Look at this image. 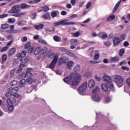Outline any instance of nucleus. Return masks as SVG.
Listing matches in <instances>:
<instances>
[{
    "label": "nucleus",
    "mask_w": 130,
    "mask_h": 130,
    "mask_svg": "<svg viewBox=\"0 0 130 130\" xmlns=\"http://www.w3.org/2000/svg\"><path fill=\"white\" fill-rule=\"evenodd\" d=\"M89 62L90 63H92V64H96V63H100V61H99L90 60V61H89Z\"/></svg>",
    "instance_id": "49530a36"
},
{
    "label": "nucleus",
    "mask_w": 130,
    "mask_h": 130,
    "mask_svg": "<svg viewBox=\"0 0 130 130\" xmlns=\"http://www.w3.org/2000/svg\"><path fill=\"white\" fill-rule=\"evenodd\" d=\"M54 56H54V53H53L48 54V57H49V58H52L54 57Z\"/></svg>",
    "instance_id": "13d9d810"
},
{
    "label": "nucleus",
    "mask_w": 130,
    "mask_h": 130,
    "mask_svg": "<svg viewBox=\"0 0 130 130\" xmlns=\"http://www.w3.org/2000/svg\"><path fill=\"white\" fill-rule=\"evenodd\" d=\"M102 88L103 89V91L107 92V94H109V93H110V90H108V88H107L106 84H102Z\"/></svg>",
    "instance_id": "ddd939ff"
},
{
    "label": "nucleus",
    "mask_w": 130,
    "mask_h": 130,
    "mask_svg": "<svg viewBox=\"0 0 130 130\" xmlns=\"http://www.w3.org/2000/svg\"><path fill=\"white\" fill-rule=\"evenodd\" d=\"M89 51L90 53V55H91V56H93L94 55V54H95V53H96V52H98V51L95 50L94 51V49L93 48H90L89 49Z\"/></svg>",
    "instance_id": "cd10ccee"
},
{
    "label": "nucleus",
    "mask_w": 130,
    "mask_h": 130,
    "mask_svg": "<svg viewBox=\"0 0 130 130\" xmlns=\"http://www.w3.org/2000/svg\"><path fill=\"white\" fill-rule=\"evenodd\" d=\"M95 86V81L93 80H90L88 83V87L89 88H94V86Z\"/></svg>",
    "instance_id": "a211bd4d"
},
{
    "label": "nucleus",
    "mask_w": 130,
    "mask_h": 130,
    "mask_svg": "<svg viewBox=\"0 0 130 130\" xmlns=\"http://www.w3.org/2000/svg\"><path fill=\"white\" fill-rule=\"evenodd\" d=\"M47 48L43 47L42 49H41V52L42 53V54H46V52H47Z\"/></svg>",
    "instance_id": "2f4dec72"
},
{
    "label": "nucleus",
    "mask_w": 130,
    "mask_h": 130,
    "mask_svg": "<svg viewBox=\"0 0 130 130\" xmlns=\"http://www.w3.org/2000/svg\"><path fill=\"white\" fill-rule=\"evenodd\" d=\"M59 50H60V51H66L67 50V49H66V48L64 47H61L60 48H59Z\"/></svg>",
    "instance_id": "4d7b16f0"
},
{
    "label": "nucleus",
    "mask_w": 130,
    "mask_h": 130,
    "mask_svg": "<svg viewBox=\"0 0 130 130\" xmlns=\"http://www.w3.org/2000/svg\"><path fill=\"white\" fill-rule=\"evenodd\" d=\"M114 19H115V15L114 14H112L107 18L106 21L107 22H109V21H113Z\"/></svg>",
    "instance_id": "5701e85b"
},
{
    "label": "nucleus",
    "mask_w": 130,
    "mask_h": 130,
    "mask_svg": "<svg viewBox=\"0 0 130 130\" xmlns=\"http://www.w3.org/2000/svg\"><path fill=\"white\" fill-rule=\"evenodd\" d=\"M99 57H100V55L99 54H95L94 55L93 59L94 60H98V59H99Z\"/></svg>",
    "instance_id": "e433bc0d"
},
{
    "label": "nucleus",
    "mask_w": 130,
    "mask_h": 130,
    "mask_svg": "<svg viewBox=\"0 0 130 130\" xmlns=\"http://www.w3.org/2000/svg\"><path fill=\"white\" fill-rule=\"evenodd\" d=\"M61 21L62 26H67L68 25H75V22H68V21H69L68 19H64Z\"/></svg>",
    "instance_id": "1a4fd4ad"
},
{
    "label": "nucleus",
    "mask_w": 130,
    "mask_h": 130,
    "mask_svg": "<svg viewBox=\"0 0 130 130\" xmlns=\"http://www.w3.org/2000/svg\"><path fill=\"white\" fill-rule=\"evenodd\" d=\"M123 45H124V46H125V47H127V46H128V45H129V43H128V42L125 41L124 42Z\"/></svg>",
    "instance_id": "052dcab7"
},
{
    "label": "nucleus",
    "mask_w": 130,
    "mask_h": 130,
    "mask_svg": "<svg viewBox=\"0 0 130 130\" xmlns=\"http://www.w3.org/2000/svg\"><path fill=\"white\" fill-rule=\"evenodd\" d=\"M104 45H105V46H107V47H109V46L111 45V43H110V42L109 41L105 42L104 43Z\"/></svg>",
    "instance_id": "ea45409f"
},
{
    "label": "nucleus",
    "mask_w": 130,
    "mask_h": 130,
    "mask_svg": "<svg viewBox=\"0 0 130 130\" xmlns=\"http://www.w3.org/2000/svg\"><path fill=\"white\" fill-rule=\"evenodd\" d=\"M22 71H23V69L19 68L17 71H16L17 74H20V73H22Z\"/></svg>",
    "instance_id": "bf43d9fd"
},
{
    "label": "nucleus",
    "mask_w": 130,
    "mask_h": 130,
    "mask_svg": "<svg viewBox=\"0 0 130 130\" xmlns=\"http://www.w3.org/2000/svg\"><path fill=\"white\" fill-rule=\"evenodd\" d=\"M111 101V98L110 97H107L106 99L105 102L106 103H109Z\"/></svg>",
    "instance_id": "3c124183"
},
{
    "label": "nucleus",
    "mask_w": 130,
    "mask_h": 130,
    "mask_svg": "<svg viewBox=\"0 0 130 130\" xmlns=\"http://www.w3.org/2000/svg\"><path fill=\"white\" fill-rule=\"evenodd\" d=\"M10 90L13 94H16V93H17L18 92V91H19V87H15L13 88H10Z\"/></svg>",
    "instance_id": "4be33fe9"
},
{
    "label": "nucleus",
    "mask_w": 130,
    "mask_h": 130,
    "mask_svg": "<svg viewBox=\"0 0 130 130\" xmlns=\"http://www.w3.org/2000/svg\"><path fill=\"white\" fill-rule=\"evenodd\" d=\"M40 52H41V47H38L34 51V54L35 55H38Z\"/></svg>",
    "instance_id": "aec40b11"
},
{
    "label": "nucleus",
    "mask_w": 130,
    "mask_h": 130,
    "mask_svg": "<svg viewBox=\"0 0 130 130\" xmlns=\"http://www.w3.org/2000/svg\"><path fill=\"white\" fill-rule=\"evenodd\" d=\"M39 43H42V44H47L46 41H44L43 39L39 40Z\"/></svg>",
    "instance_id": "37998d69"
},
{
    "label": "nucleus",
    "mask_w": 130,
    "mask_h": 130,
    "mask_svg": "<svg viewBox=\"0 0 130 130\" xmlns=\"http://www.w3.org/2000/svg\"><path fill=\"white\" fill-rule=\"evenodd\" d=\"M30 45H31V43L30 42H28L24 47V48H25V49H26V48H29V47H31V46H30Z\"/></svg>",
    "instance_id": "09e8293b"
},
{
    "label": "nucleus",
    "mask_w": 130,
    "mask_h": 130,
    "mask_svg": "<svg viewBox=\"0 0 130 130\" xmlns=\"http://www.w3.org/2000/svg\"><path fill=\"white\" fill-rule=\"evenodd\" d=\"M7 104L9 111H13V110L15 109V107L13 106V102H12V101L10 100V99H8L7 100Z\"/></svg>",
    "instance_id": "0eeeda50"
},
{
    "label": "nucleus",
    "mask_w": 130,
    "mask_h": 130,
    "mask_svg": "<svg viewBox=\"0 0 130 130\" xmlns=\"http://www.w3.org/2000/svg\"><path fill=\"white\" fill-rule=\"evenodd\" d=\"M15 52H16V49L14 48H11L8 53V56H12Z\"/></svg>",
    "instance_id": "b1692460"
},
{
    "label": "nucleus",
    "mask_w": 130,
    "mask_h": 130,
    "mask_svg": "<svg viewBox=\"0 0 130 130\" xmlns=\"http://www.w3.org/2000/svg\"><path fill=\"white\" fill-rule=\"evenodd\" d=\"M26 65L25 64V63L24 62H21L20 65H19V68H21V69H22V68H24V67H25Z\"/></svg>",
    "instance_id": "69168bd1"
},
{
    "label": "nucleus",
    "mask_w": 130,
    "mask_h": 130,
    "mask_svg": "<svg viewBox=\"0 0 130 130\" xmlns=\"http://www.w3.org/2000/svg\"><path fill=\"white\" fill-rule=\"evenodd\" d=\"M36 79H32L31 78V77H28L26 79V81L29 84V85H31L32 83H35V82H36Z\"/></svg>",
    "instance_id": "6ab92c4d"
},
{
    "label": "nucleus",
    "mask_w": 130,
    "mask_h": 130,
    "mask_svg": "<svg viewBox=\"0 0 130 130\" xmlns=\"http://www.w3.org/2000/svg\"><path fill=\"white\" fill-rule=\"evenodd\" d=\"M25 84H26V80L22 79L19 81V87L20 88H23V87H25Z\"/></svg>",
    "instance_id": "4468645a"
},
{
    "label": "nucleus",
    "mask_w": 130,
    "mask_h": 130,
    "mask_svg": "<svg viewBox=\"0 0 130 130\" xmlns=\"http://www.w3.org/2000/svg\"><path fill=\"white\" fill-rule=\"evenodd\" d=\"M2 59L3 61H6V60H7V55L6 54L3 55L2 56Z\"/></svg>",
    "instance_id": "680f3d73"
},
{
    "label": "nucleus",
    "mask_w": 130,
    "mask_h": 130,
    "mask_svg": "<svg viewBox=\"0 0 130 130\" xmlns=\"http://www.w3.org/2000/svg\"><path fill=\"white\" fill-rule=\"evenodd\" d=\"M58 60V55H55V56L54 57V59H53L52 61L49 65V68L51 69V70H53Z\"/></svg>",
    "instance_id": "423d86ee"
},
{
    "label": "nucleus",
    "mask_w": 130,
    "mask_h": 130,
    "mask_svg": "<svg viewBox=\"0 0 130 130\" xmlns=\"http://www.w3.org/2000/svg\"><path fill=\"white\" fill-rule=\"evenodd\" d=\"M92 5V3L91 2H88L86 5V9H89L90 7Z\"/></svg>",
    "instance_id": "774afa93"
},
{
    "label": "nucleus",
    "mask_w": 130,
    "mask_h": 130,
    "mask_svg": "<svg viewBox=\"0 0 130 130\" xmlns=\"http://www.w3.org/2000/svg\"><path fill=\"white\" fill-rule=\"evenodd\" d=\"M9 49V47L8 46H6L3 48V49L1 50V52H4V51H6V50H8Z\"/></svg>",
    "instance_id": "a18cd8bd"
},
{
    "label": "nucleus",
    "mask_w": 130,
    "mask_h": 130,
    "mask_svg": "<svg viewBox=\"0 0 130 130\" xmlns=\"http://www.w3.org/2000/svg\"><path fill=\"white\" fill-rule=\"evenodd\" d=\"M103 80L106 83L109 89H113L114 88L113 83H112V80H111V77L109 76H104Z\"/></svg>",
    "instance_id": "f03ea898"
},
{
    "label": "nucleus",
    "mask_w": 130,
    "mask_h": 130,
    "mask_svg": "<svg viewBox=\"0 0 130 130\" xmlns=\"http://www.w3.org/2000/svg\"><path fill=\"white\" fill-rule=\"evenodd\" d=\"M21 32V30H14L12 29V33L15 34V33H20Z\"/></svg>",
    "instance_id": "6e6d98bb"
},
{
    "label": "nucleus",
    "mask_w": 130,
    "mask_h": 130,
    "mask_svg": "<svg viewBox=\"0 0 130 130\" xmlns=\"http://www.w3.org/2000/svg\"><path fill=\"white\" fill-rule=\"evenodd\" d=\"M70 44L71 45H75L77 46L78 45V40L76 39H73L70 40Z\"/></svg>",
    "instance_id": "2eb2a0df"
},
{
    "label": "nucleus",
    "mask_w": 130,
    "mask_h": 130,
    "mask_svg": "<svg viewBox=\"0 0 130 130\" xmlns=\"http://www.w3.org/2000/svg\"><path fill=\"white\" fill-rule=\"evenodd\" d=\"M8 22L9 23H15V22H16V20L12 18H9L8 19Z\"/></svg>",
    "instance_id": "5fc2aeb1"
},
{
    "label": "nucleus",
    "mask_w": 130,
    "mask_h": 130,
    "mask_svg": "<svg viewBox=\"0 0 130 130\" xmlns=\"http://www.w3.org/2000/svg\"><path fill=\"white\" fill-rule=\"evenodd\" d=\"M121 69H122L123 71H129V68L128 67H126L124 66H122Z\"/></svg>",
    "instance_id": "8fccbe9b"
},
{
    "label": "nucleus",
    "mask_w": 130,
    "mask_h": 130,
    "mask_svg": "<svg viewBox=\"0 0 130 130\" xmlns=\"http://www.w3.org/2000/svg\"><path fill=\"white\" fill-rule=\"evenodd\" d=\"M18 26H24L25 24L23 23V21H19L17 23Z\"/></svg>",
    "instance_id": "0e129e2a"
},
{
    "label": "nucleus",
    "mask_w": 130,
    "mask_h": 130,
    "mask_svg": "<svg viewBox=\"0 0 130 130\" xmlns=\"http://www.w3.org/2000/svg\"><path fill=\"white\" fill-rule=\"evenodd\" d=\"M27 54V51L25 50V51H23L22 52H21V55L22 56V57H25V55H26V54Z\"/></svg>",
    "instance_id": "603ef678"
},
{
    "label": "nucleus",
    "mask_w": 130,
    "mask_h": 130,
    "mask_svg": "<svg viewBox=\"0 0 130 130\" xmlns=\"http://www.w3.org/2000/svg\"><path fill=\"white\" fill-rule=\"evenodd\" d=\"M66 54H69V55H70V56H72V57H74V58H77V56L75 55L73 52H71L69 50H67L66 51Z\"/></svg>",
    "instance_id": "f3484780"
},
{
    "label": "nucleus",
    "mask_w": 130,
    "mask_h": 130,
    "mask_svg": "<svg viewBox=\"0 0 130 130\" xmlns=\"http://www.w3.org/2000/svg\"><path fill=\"white\" fill-rule=\"evenodd\" d=\"M44 27V25L42 24L34 25V28H35L36 30H40V29H42Z\"/></svg>",
    "instance_id": "393cba45"
},
{
    "label": "nucleus",
    "mask_w": 130,
    "mask_h": 130,
    "mask_svg": "<svg viewBox=\"0 0 130 130\" xmlns=\"http://www.w3.org/2000/svg\"><path fill=\"white\" fill-rule=\"evenodd\" d=\"M92 100L94 101V102H99V101H100V98L98 95H93L92 96Z\"/></svg>",
    "instance_id": "412c9836"
},
{
    "label": "nucleus",
    "mask_w": 130,
    "mask_h": 130,
    "mask_svg": "<svg viewBox=\"0 0 130 130\" xmlns=\"http://www.w3.org/2000/svg\"><path fill=\"white\" fill-rule=\"evenodd\" d=\"M80 70H81V67L79 64L76 65L74 68V71H75V73H79Z\"/></svg>",
    "instance_id": "a878e982"
},
{
    "label": "nucleus",
    "mask_w": 130,
    "mask_h": 130,
    "mask_svg": "<svg viewBox=\"0 0 130 130\" xmlns=\"http://www.w3.org/2000/svg\"><path fill=\"white\" fill-rule=\"evenodd\" d=\"M20 9H27L29 7V6L26 5L25 3H22L20 5Z\"/></svg>",
    "instance_id": "c85d7f7f"
},
{
    "label": "nucleus",
    "mask_w": 130,
    "mask_h": 130,
    "mask_svg": "<svg viewBox=\"0 0 130 130\" xmlns=\"http://www.w3.org/2000/svg\"><path fill=\"white\" fill-rule=\"evenodd\" d=\"M21 10H20V6L15 5L10 10L8 11L9 14H15L16 13H20Z\"/></svg>",
    "instance_id": "39448f33"
},
{
    "label": "nucleus",
    "mask_w": 130,
    "mask_h": 130,
    "mask_svg": "<svg viewBox=\"0 0 130 130\" xmlns=\"http://www.w3.org/2000/svg\"><path fill=\"white\" fill-rule=\"evenodd\" d=\"M43 12H48V11H49V8L48 6H44L43 8Z\"/></svg>",
    "instance_id": "79ce46f5"
},
{
    "label": "nucleus",
    "mask_w": 130,
    "mask_h": 130,
    "mask_svg": "<svg viewBox=\"0 0 130 130\" xmlns=\"http://www.w3.org/2000/svg\"><path fill=\"white\" fill-rule=\"evenodd\" d=\"M55 31V30H54V29L50 30V29H49V28H46L45 29V32L46 34L50 33V32H54Z\"/></svg>",
    "instance_id": "4c0bfd02"
},
{
    "label": "nucleus",
    "mask_w": 130,
    "mask_h": 130,
    "mask_svg": "<svg viewBox=\"0 0 130 130\" xmlns=\"http://www.w3.org/2000/svg\"><path fill=\"white\" fill-rule=\"evenodd\" d=\"M62 60L63 63H66L67 61H69V58H60V61Z\"/></svg>",
    "instance_id": "c9c22d12"
},
{
    "label": "nucleus",
    "mask_w": 130,
    "mask_h": 130,
    "mask_svg": "<svg viewBox=\"0 0 130 130\" xmlns=\"http://www.w3.org/2000/svg\"><path fill=\"white\" fill-rule=\"evenodd\" d=\"M17 85V81L16 80H13L11 82V85L13 87L16 86Z\"/></svg>",
    "instance_id": "c03bdc74"
},
{
    "label": "nucleus",
    "mask_w": 130,
    "mask_h": 130,
    "mask_svg": "<svg viewBox=\"0 0 130 130\" xmlns=\"http://www.w3.org/2000/svg\"><path fill=\"white\" fill-rule=\"evenodd\" d=\"M121 1L122 0H120L115 5V7L114 8V9H113V13H115L116 12V11L117 10V9H118V7H119V5H120V4H121Z\"/></svg>",
    "instance_id": "dca6fc26"
},
{
    "label": "nucleus",
    "mask_w": 130,
    "mask_h": 130,
    "mask_svg": "<svg viewBox=\"0 0 130 130\" xmlns=\"http://www.w3.org/2000/svg\"><path fill=\"white\" fill-rule=\"evenodd\" d=\"M10 96H12V92L10 91L6 93V96L7 97V98H9Z\"/></svg>",
    "instance_id": "864d4df0"
},
{
    "label": "nucleus",
    "mask_w": 130,
    "mask_h": 130,
    "mask_svg": "<svg viewBox=\"0 0 130 130\" xmlns=\"http://www.w3.org/2000/svg\"><path fill=\"white\" fill-rule=\"evenodd\" d=\"M87 86L88 83L86 82L79 87L78 90L79 93V94H80V95H83V94H84V92L86 91V90H87Z\"/></svg>",
    "instance_id": "20e7f679"
},
{
    "label": "nucleus",
    "mask_w": 130,
    "mask_h": 130,
    "mask_svg": "<svg viewBox=\"0 0 130 130\" xmlns=\"http://www.w3.org/2000/svg\"><path fill=\"white\" fill-rule=\"evenodd\" d=\"M114 81L117 86L120 88V87H122L123 83V78L120 75H116L114 77Z\"/></svg>",
    "instance_id": "7ed1b4c3"
},
{
    "label": "nucleus",
    "mask_w": 130,
    "mask_h": 130,
    "mask_svg": "<svg viewBox=\"0 0 130 130\" xmlns=\"http://www.w3.org/2000/svg\"><path fill=\"white\" fill-rule=\"evenodd\" d=\"M85 77H87L88 78H90L91 77V73L89 72H87L85 74Z\"/></svg>",
    "instance_id": "e2e57ef3"
},
{
    "label": "nucleus",
    "mask_w": 130,
    "mask_h": 130,
    "mask_svg": "<svg viewBox=\"0 0 130 130\" xmlns=\"http://www.w3.org/2000/svg\"><path fill=\"white\" fill-rule=\"evenodd\" d=\"M34 51V47L30 46L28 48V53H32Z\"/></svg>",
    "instance_id": "f704fd0d"
},
{
    "label": "nucleus",
    "mask_w": 130,
    "mask_h": 130,
    "mask_svg": "<svg viewBox=\"0 0 130 130\" xmlns=\"http://www.w3.org/2000/svg\"><path fill=\"white\" fill-rule=\"evenodd\" d=\"M74 66H75V62H74L73 60L69 61L67 64V67L68 70H72V68H73Z\"/></svg>",
    "instance_id": "9d476101"
},
{
    "label": "nucleus",
    "mask_w": 130,
    "mask_h": 130,
    "mask_svg": "<svg viewBox=\"0 0 130 130\" xmlns=\"http://www.w3.org/2000/svg\"><path fill=\"white\" fill-rule=\"evenodd\" d=\"M99 92H100V89H99V87H98V86L95 87L94 88V89L92 91V94L93 95H95L96 94H97V93H99Z\"/></svg>",
    "instance_id": "bb28decb"
},
{
    "label": "nucleus",
    "mask_w": 130,
    "mask_h": 130,
    "mask_svg": "<svg viewBox=\"0 0 130 130\" xmlns=\"http://www.w3.org/2000/svg\"><path fill=\"white\" fill-rule=\"evenodd\" d=\"M30 60V57L29 56H26L24 58L23 62L24 63H27Z\"/></svg>",
    "instance_id": "473e14b6"
},
{
    "label": "nucleus",
    "mask_w": 130,
    "mask_h": 130,
    "mask_svg": "<svg viewBox=\"0 0 130 130\" xmlns=\"http://www.w3.org/2000/svg\"><path fill=\"white\" fill-rule=\"evenodd\" d=\"M63 81L67 84H71L72 86H76L82 81V76L78 73H71L69 77L63 79Z\"/></svg>",
    "instance_id": "f257e3e1"
},
{
    "label": "nucleus",
    "mask_w": 130,
    "mask_h": 130,
    "mask_svg": "<svg viewBox=\"0 0 130 130\" xmlns=\"http://www.w3.org/2000/svg\"><path fill=\"white\" fill-rule=\"evenodd\" d=\"M33 77V74H32V69L29 68L27 69L26 73L25 74V78H32Z\"/></svg>",
    "instance_id": "6e6552de"
},
{
    "label": "nucleus",
    "mask_w": 130,
    "mask_h": 130,
    "mask_svg": "<svg viewBox=\"0 0 130 130\" xmlns=\"http://www.w3.org/2000/svg\"><path fill=\"white\" fill-rule=\"evenodd\" d=\"M51 16H52L53 18H55V17L57 16V13H56V11H53L51 14Z\"/></svg>",
    "instance_id": "58836bf2"
},
{
    "label": "nucleus",
    "mask_w": 130,
    "mask_h": 130,
    "mask_svg": "<svg viewBox=\"0 0 130 130\" xmlns=\"http://www.w3.org/2000/svg\"><path fill=\"white\" fill-rule=\"evenodd\" d=\"M53 39L54 41H56V42H60V41H61V39H60V37L57 36H55L53 37Z\"/></svg>",
    "instance_id": "c756f323"
},
{
    "label": "nucleus",
    "mask_w": 130,
    "mask_h": 130,
    "mask_svg": "<svg viewBox=\"0 0 130 130\" xmlns=\"http://www.w3.org/2000/svg\"><path fill=\"white\" fill-rule=\"evenodd\" d=\"M7 28H9L8 24L4 23V24H2L1 29L2 30H5V29H7Z\"/></svg>",
    "instance_id": "7c9ffc66"
},
{
    "label": "nucleus",
    "mask_w": 130,
    "mask_h": 130,
    "mask_svg": "<svg viewBox=\"0 0 130 130\" xmlns=\"http://www.w3.org/2000/svg\"><path fill=\"white\" fill-rule=\"evenodd\" d=\"M9 15L7 14H3L1 15H0V18H6V17H8Z\"/></svg>",
    "instance_id": "338daca9"
},
{
    "label": "nucleus",
    "mask_w": 130,
    "mask_h": 130,
    "mask_svg": "<svg viewBox=\"0 0 130 130\" xmlns=\"http://www.w3.org/2000/svg\"><path fill=\"white\" fill-rule=\"evenodd\" d=\"M123 53H124V49H121L119 51L120 56H122Z\"/></svg>",
    "instance_id": "de8ad7c7"
},
{
    "label": "nucleus",
    "mask_w": 130,
    "mask_h": 130,
    "mask_svg": "<svg viewBox=\"0 0 130 130\" xmlns=\"http://www.w3.org/2000/svg\"><path fill=\"white\" fill-rule=\"evenodd\" d=\"M120 39H121L122 40H125V38H126V34H122L120 36Z\"/></svg>",
    "instance_id": "72a5a7b5"
},
{
    "label": "nucleus",
    "mask_w": 130,
    "mask_h": 130,
    "mask_svg": "<svg viewBox=\"0 0 130 130\" xmlns=\"http://www.w3.org/2000/svg\"><path fill=\"white\" fill-rule=\"evenodd\" d=\"M110 61H111V62H118V61H119V57L117 56H115L110 58Z\"/></svg>",
    "instance_id": "f8f14e48"
},
{
    "label": "nucleus",
    "mask_w": 130,
    "mask_h": 130,
    "mask_svg": "<svg viewBox=\"0 0 130 130\" xmlns=\"http://www.w3.org/2000/svg\"><path fill=\"white\" fill-rule=\"evenodd\" d=\"M120 42H121V40H120V38L118 37L114 38L113 40V43L115 45H118V44H119Z\"/></svg>",
    "instance_id": "9b49d317"
},
{
    "label": "nucleus",
    "mask_w": 130,
    "mask_h": 130,
    "mask_svg": "<svg viewBox=\"0 0 130 130\" xmlns=\"http://www.w3.org/2000/svg\"><path fill=\"white\" fill-rule=\"evenodd\" d=\"M32 89H33V86L31 85H29L27 87V92L28 93H30V92H32Z\"/></svg>",
    "instance_id": "a19ab883"
}]
</instances>
